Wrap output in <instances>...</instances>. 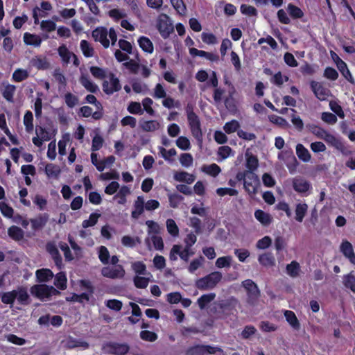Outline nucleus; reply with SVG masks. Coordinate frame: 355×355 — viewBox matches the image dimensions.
<instances>
[{
  "mask_svg": "<svg viewBox=\"0 0 355 355\" xmlns=\"http://www.w3.org/2000/svg\"><path fill=\"white\" fill-rule=\"evenodd\" d=\"M343 284L345 288H349L355 293V275L352 272L343 277Z\"/></svg>",
  "mask_w": 355,
  "mask_h": 355,
  "instance_id": "nucleus-42",
  "label": "nucleus"
},
{
  "mask_svg": "<svg viewBox=\"0 0 355 355\" xmlns=\"http://www.w3.org/2000/svg\"><path fill=\"white\" fill-rule=\"evenodd\" d=\"M24 124L27 132H31L33 130V115L29 110H27L24 114Z\"/></svg>",
  "mask_w": 355,
  "mask_h": 355,
  "instance_id": "nucleus-46",
  "label": "nucleus"
},
{
  "mask_svg": "<svg viewBox=\"0 0 355 355\" xmlns=\"http://www.w3.org/2000/svg\"><path fill=\"white\" fill-rule=\"evenodd\" d=\"M183 200L184 198L178 193H173L168 196L170 207L172 208H177Z\"/></svg>",
  "mask_w": 355,
  "mask_h": 355,
  "instance_id": "nucleus-61",
  "label": "nucleus"
},
{
  "mask_svg": "<svg viewBox=\"0 0 355 355\" xmlns=\"http://www.w3.org/2000/svg\"><path fill=\"white\" fill-rule=\"evenodd\" d=\"M216 294L214 293L204 294L200 296L197 301L199 308L202 310L207 307V306L214 300Z\"/></svg>",
  "mask_w": 355,
  "mask_h": 355,
  "instance_id": "nucleus-32",
  "label": "nucleus"
},
{
  "mask_svg": "<svg viewBox=\"0 0 355 355\" xmlns=\"http://www.w3.org/2000/svg\"><path fill=\"white\" fill-rule=\"evenodd\" d=\"M159 127V123L155 120H150L145 121L141 125V128L146 132H152L157 130Z\"/></svg>",
  "mask_w": 355,
  "mask_h": 355,
  "instance_id": "nucleus-60",
  "label": "nucleus"
},
{
  "mask_svg": "<svg viewBox=\"0 0 355 355\" xmlns=\"http://www.w3.org/2000/svg\"><path fill=\"white\" fill-rule=\"evenodd\" d=\"M284 316L286 321L294 329L298 330L300 328V323L293 311L286 310L284 311Z\"/></svg>",
  "mask_w": 355,
  "mask_h": 355,
  "instance_id": "nucleus-24",
  "label": "nucleus"
},
{
  "mask_svg": "<svg viewBox=\"0 0 355 355\" xmlns=\"http://www.w3.org/2000/svg\"><path fill=\"white\" fill-rule=\"evenodd\" d=\"M260 329L263 332L275 331L277 329V326L269 321H261L259 324Z\"/></svg>",
  "mask_w": 355,
  "mask_h": 355,
  "instance_id": "nucleus-63",
  "label": "nucleus"
},
{
  "mask_svg": "<svg viewBox=\"0 0 355 355\" xmlns=\"http://www.w3.org/2000/svg\"><path fill=\"white\" fill-rule=\"evenodd\" d=\"M323 139L338 150H343L344 148L342 141L328 132H327Z\"/></svg>",
  "mask_w": 355,
  "mask_h": 355,
  "instance_id": "nucleus-29",
  "label": "nucleus"
},
{
  "mask_svg": "<svg viewBox=\"0 0 355 355\" xmlns=\"http://www.w3.org/2000/svg\"><path fill=\"white\" fill-rule=\"evenodd\" d=\"M108 347L110 352L115 355H125L130 349L129 345L126 343H111Z\"/></svg>",
  "mask_w": 355,
  "mask_h": 355,
  "instance_id": "nucleus-15",
  "label": "nucleus"
},
{
  "mask_svg": "<svg viewBox=\"0 0 355 355\" xmlns=\"http://www.w3.org/2000/svg\"><path fill=\"white\" fill-rule=\"evenodd\" d=\"M176 146L182 150H188L191 148V143L189 139L184 136L179 137L176 141Z\"/></svg>",
  "mask_w": 355,
  "mask_h": 355,
  "instance_id": "nucleus-51",
  "label": "nucleus"
},
{
  "mask_svg": "<svg viewBox=\"0 0 355 355\" xmlns=\"http://www.w3.org/2000/svg\"><path fill=\"white\" fill-rule=\"evenodd\" d=\"M80 47L85 58H92L94 56L95 52L94 49L87 40H81Z\"/></svg>",
  "mask_w": 355,
  "mask_h": 355,
  "instance_id": "nucleus-31",
  "label": "nucleus"
},
{
  "mask_svg": "<svg viewBox=\"0 0 355 355\" xmlns=\"http://www.w3.org/2000/svg\"><path fill=\"white\" fill-rule=\"evenodd\" d=\"M45 173L48 177L58 178L60 173V169L56 165L47 164L45 167Z\"/></svg>",
  "mask_w": 355,
  "mask_h": 355,
  "instance_id": "nucleus-53",
  "label": "nucleus"
},
{
  "mask_svg": "<svg viewBox=\"0 0 355 355\" xmlns=\"http://www.w3.org/2000/svg\"><path fill=\"white\" fill-rule=\"evenodd\" d=\"M272 244V239L268 236H265L262 239H259L257 243L256 247L259 250H265L268 248Z\"/></svg>",
  "mask_w": 355,
  "mask_h": 355,
  "instance_id": "nucleus-62",
  "label": "nucleus"
},
{
  "mask_svg": "<svg viewBox=\"0 0 355 355\" xmlns=\"http://www.w3.org/2000/svg\"><path fill=\"white\" fill-rule=\"evenodd\" d=\"M185 111L189 127L193 137L198 141H202L203 134L201 128V122L199 116L194 112L193 104L187 103Z\"/></svg>",
  "mask_w": 355,
  "mask_h": 355,
  "instance_id": "nucleus-1",
  "label": "nucleus"
},
{
  "mask_svg": "<svg viewBox=\"0 0 355 355\" xmlns=\"http://www.w3.org/2000/svg\"><path fill=\"white\" fill-rule=\"evenodd\" d=\"M310 87L315 96L320 101H326L329 96V90L325 88L321 83L311 80Z\"/></svg>",
  "mask_w": 355,
  "mask_h": 355,
  "instance_id": "nucleus-9",
  "label": "nucleus"
},
{
  "mask_svg": "<svg viewBox=\"0 0 355 355\" xmlns=\"http://www.w3.org/2000/svg\"><path fill=\"white\" fill-rule=\"evenodd\" d=\"M248 176L243 182L245 191L250 196H254L258 192L261 187V182L258 175L252 171L248 173Z\"/></svg>",
  "mask_w": 355,
  "mask_h": 355,
  "instance_id": "nucleus-5",
  "label": "nucleus"
},
{
  "mask_svg": "<svg viewBox=\"0 0 355 355\" xmlns=\"http://www.w3.org/2000/svg\"><path fill=\"white\" fill-rule=\"evenodd\" d=\"M180 162L182 166L188 168L193 164V156L190 153H182L180 157Z\"/></svg>",
  "mask_w": 355,
  "mask_h": 355,
  "instance_id": "nucleus-59",
  "label": "nucleus"
},
{
  "mask_svg": "<svg viewBox=\"0 0 355 355\" xmlns=\"http://www.w3.org/2000/svg\"><path fill=\"white\" fill-rule=\"evenodd\" d=\"M17 298L21 305H28L30 303V297L26 289L24 287L18 288Z\"/></svg>",
  "mask_w": 355,
  "mask_h": 355,
  "instance_id": "nucleus-37",
  "label": "nucleus"
},
{
  "mask_svg": "<svg viewBox=\"0 0 355 355\" xmlns=\"http://www.w3.org/2000/svg\"><path fill=\"white\" fill-rule=\"evenodd\" d=\"M171 3L180 15H185L187 7L183 0H171Z\"/></svg>",
  "mask_w": 355,
  "mask_h": 355,
  "instance_id": "nucleus-44",
  "label": "nucleus"
},
{
  "mask_svg": "<svg viewBox=\"0 0 355 355\" xmlns=\"http://www.w3.org/2000/svg\"><path fill=\"white\" fill-rule=\"evenodd\" d=\"M107 35L108 31L104 26H98L92 32V36L94 41L100 42L105 49H107L110 44Z\"/></svg>",
  "mask_w": 355,
  "mask_h": 355,
  "instance_id": "nucleus-8",
  "label": "nucleus"
},
{
  "mask_svg": "<svg viewBox=\"0 0 355 355\" xmlns=\"http://www.w3.org/2000/svg\"><path fill=\"white\" fill-rule=\"evenodd\" d=\"M246 168H248L247 171H252L254 172L259 166V160L257 157V156L254 155H248L246 154V164H245Z\"/></svg>",
  "mask_w": 355,
  "mask_h": 355,
  "instance_id": "nucleus-38",
  "label": "nucleus"
},
{
  "mask_svg": "<svg viewBox=\"0 0 355 355\" xmlns=\"http://www.w3.org/2000/svg\"><path fill=\"white\" fill-rule=\"evenodd\" d=\"M81 85L89 92L96 93L98 86L94 83L87 75H82L80 78Z\"/></svg>",
  "mask_w": 355,
  "mask_h": 355,
  "instance_id": "nucleus-25",
  "label": "nucleus"
},
{
  "mask_svg": "<svg viewBox=\"0 0 355 355\" xmlns=\"http://www.w3.org/2000/svg\"><path fill=\"white\" fill-rule=\"evenodd\" d=\"M138 44L139 47L144 51L148 53H152L153 52L154 48L153 44L151 40L146 37L141 36L138 39Z\"/></svg>",
  "mask_w": 355,
  "mask_h": 355,
  "instance_id": "nucleus-23",
  "label": "nucleus"
},
{
  "mask_svg": "<svg viewBox=\"0 0 355 355\" xmlns=\"http://www.w3.org/2000/svg\"><path fill=\"white\" fill-rule=\"evenodd\" d=\"M232 258L231 256H224L216 259V266L218 268H229L231 266Z\"/></svg>",
  "mask_w": 355,
  "mask_h": 355,
  "instance_id": "nucleus-57",
  "label": "nucleus"
},
{
  "mask_svg": "<svg viewBox=\"0 0 355 355\" xmlns=\"http://www.w3.org/2000/svg\"><path fill=\"white\" fill-rule=\"evenodd\" d=\"M240 128V123L236 119H232L230 121L225 123L223 126V130L227 134H232L238 132Z\"/></svg>",
  "mask_w": 355,
  "mask_h": 355,
  "instance_id": "nucleus-40",
  "label": "nucleus"
},
{
  "mask_svg": "<svg viewBox=\"0 0 355 355\" xmlns=\"http://www.w3.org/2000/svg\"><path fill=\"white\" fill-rule=\"evenodd\" d=\"M66 105L69 108H73L78 103V98L71 92H67L64 96Z\"/></svg>",
  "mask_w": 355,
  "mask_h": 355,
  "instance_id": "nucleus-50",
  "label": "nucleus"
},
{
  "mask_svg": "<svg viewBox=\"0 0 355 355\" xmlns=\"http://www.w3.org/2000/svg\"><path fill=\"white\" fill-rule=\"evenodd\" d=\"M340 251L352 263L355 264V254L354 252L352 245L350 242L348 241H343L340 245Z\"/></svg>",
  "mask_w": 355,
  "mask_h": 355,
  "instance_id": "nucleus-14",
  "label": "nucleus"
},
{
  "mask_svg": "<svg viewBox=\"0 0 355 355\" xmlns=\"http://www.w3.org/2000/svg\"><path fill=\"white\" fill-rule=\"evenodd\" d=\"M16 87L13 85L8 84L2 91L3 97L9 103L14 102V94Z\"/></svg>",
  "mask_w": 355,
  "mask_h": 355,
  "instance_id": "nucleus-36",
  "label": "nucleus"
},
{
  "mask_svg": "<svg viewBox=\"0 0 355 355\" xmlns=\"http://www.w3.org/2000/svg\"><path fill=\"white\" fill-rule=\"evenodd\" d=\"M254 217L263 225H268L272 222V218L270 214L261 209H257L255 211Z\"/></svg>",
  "mask_w": 355,
  "mask_h": 355,
  "instance_id": "nucleus-30",
  "label": "nucleus"
},
{
  "mask_svg": "<svg viewBox=\"0 0 355 355\" xmlns=\"http://www.w3.org/2000/svg\"><path fill=\"white\" fill-rule=\"evenodd\" d=\"M222 277L223 275L220 272H212L207 275L198 279L196 282V286L201 291L213 289L221 281Z\"/></svg>",
  "mask_w": 355,
  "mask_h": 355,
  "instance_id": "nucleus-2",
  "label": "nucleus"
},
{
  "mask_svg": "<svg viewBox=\"0 0 355 355\" xmlns=\"http://www.w3.org/2000/svg\"><path fill=\"white\" fill-rule=\"evenodd\" d=\"M37 279L39 282H46L54 276L53 272L48 268H42L36 270Z\"/></svg>",
  "mask_w": 355,
  "mask_h": 355,
  "instance_id": "nucleus-20",
  "label": "nucleus"
},
{
  "mask_svg": "<svg viewBox=\"0 0 355 355\" xmlns=\"http://www.w3.org/2000/svg\"><path fill=\"white\" fill-rule=\"evenodd\" d=\"M157 29L161 36L166 39L168 37L170 34L173 32V27L171 24L168 23L166 20L160 19L157 24Z\"/></svg>",
  "mask_w": 355,
  "mask_h": 355,
  "instance_id": "nucleus-17",
  "label": "nucleus"
},
{
  "mask_svg": "<svg viewBox=\"0 0 355 355\" xmlns=\"http://www.w3.org/2000/svg\"><path fill=\"white\" fill-rule=\"evenodd\" d=\"M242 286L246 291V302L250 306H255L259 302L261 291L257 284L252 279H248L242 282Z\"/></svg>",
  "mask_w": 355,
  "mask_h": 355,
  "instance_id": "nucleus-3",
  "label": "nucleus"
},
{
  "mask_svg": "<svg viewBox=\"0 0 355 355\" xmlns=\"http://www.w3.org/2000/svg\"><path fill=\"white\" fill-rule=\"evenodd\" d=\"M166 228L168 232L173 236L179 234V228L173 219L169 218L166 220Z\"/></svg>",
  "mask_w": 355,
  "mask_h": 355,
  "instance_id": "nucleus-54",
  "label": "nucleus"
},
{
  "mask_svg": "<svg viewBox=\"0 0 355 355\" xmlns=\"http://www.w3.org/2000/svg\"><path fill=\"white\" fill-rule=\"evenodd\" d=\"M58 52L64 62L68 64L70 62L73 53L69 51L65 44L60 46L58 49Z\"/></svg>",
  "mask_w": 355,
  "mask_h": 355,
  "instance_id": "nucleus-39",
  "label": "nucleus"
},
{
  "mask_svg": "<svg viewBox=\"0 0 355 355\" xmlns=\"http://www.w3.org/2000/svg\"><path fill=\"white\" fill-rule=\"evenodd\" d=\"M202 223L200 218L196 216H193L189 218V225L194 229V232L196 234H200L202 233Z\"/></svg>",
  "mask_w": 355,
  "mask_h": 355,
  "instance_id": "nucleus-47",
  "label": "nucleus"
},
{
  "mask_svg": "<svg viewBox=\"0 0 355 355\" xmlns=\"http://www.w3.org/2000/svg\"><path fill=\"white\" fill-rule=\"evenodd\" d=\"M67 279L64 272L57 273L54 279V285L60 290H64L67 288Z\"/></svg>",
  "mask_w": 355,
  "mask_h": 355,
  "instance_id": "nucleus-35",
  "label": "nucleus"
},
{
  "mask_svg": "<svg viewBox=\"0 0 355 355\" xmlns=\"http://www.w3.org/2000/svg\"><path fill=\"white\" fill-rule=\"evenodd\" d=\"M202 171L212 177H216L220 173L221 169L218 165L214 163L208 166H203Z\"/></svg>",
  "mask_w": 355,
  "mask_h": 355,
  "instance_id": "nucleus-41",
  "label": "nucleus"
},
{
  "mask_svg": "<svg viewBox=\"0 0 355 355\" xmlns=\"http://www.w3.org/2000/svg\"><path fill=\"white\" fill-rule=\"evenodd\" d=\"M133 207L134 209L131 212V216L134 219H138L146 209L144 197L138 196L134 202Z\"/></svg>",
  "mask_w": 355,
  "mask_h": 355,
  "instance_id": "nucleus-13",
  "label": "nucleus"
},
{
  "mask_svg": "<svg viewBox=\"0 0 355 355\" xmlns=\"http://www.w3.org/2000/svg\"><path fill=\"white\" fill-rule=\"evenodd\" d=\"M292 187L294 191L302 196H308L312 190L311 183L302 176L293 178Z\"/></svg>",
  "mask_w": 355,
  "mask_h": 355,
  "instance_id": "nucleus-4",
  "label": "nucleus"
},
{
  "mask_svg": "<svg viewBox=\"0 0 355 355\" xmlns=\"http://www.w3.org/2000/svg\"><path fill=\"white\" fill-rule=\"evenodd\" d=\"M338 69L342 73V75L352 84H354V78H353L349 69L347 67V64L343 62L342 65L337 67Z\"/></svg>",
  "mask_w": 355,
  "mask_h": 355,
  "instance_id": "nucleus-45",
  "label": "nucleus"
},
{
  "mask_svg": "<svg viewBox=\"0 0 355 355\" xmlns=\"http://www.w3.org/2000/svg\"><path fill=\"white\" fill-rule=\"evenodd\" d=\"M49 215L47 213L39 214L35 218H31V228L33 231L42 230L47 223Z\"/></svg>",
  "mask_w": 355,
  "mask_h": 355,
  "instance_id": "nucleus-10",
  "label": "nucleus"
},
{
  "mask_svg": "<svg viewBox=\"0 0 355 355\" xmlns=\"http://www.w3.org/2000/svg\"><path fill=\"white\" fill-rule=\"evenodd\" d=\"M308 210V205L306 203H298L295 207V220L297 222L302 223L304 216H306Z\"/></svg>",
  "mask_w": 355,
  "mask_h": 355,
  "instance_id": "nucleus-28",
  "label": "nucleus"
},
{
  "mask_svg": "<svg viewBox=\"0 0 355 355\" xmlns=\"http://www.w3.org/2000/svg\"><path fill=\"white\" fill-rule=\"evenodd\" d=\"M31 293L39 299L49 298V286L46 284H36L31 288Z\"/></svg>",
  "mask_w": 355,
  "mask_h": 355,
  "instance_id": "nucleus-12",
  "label": "nucleus"
},
{
  "mask_svg": "<svg viewBox=\"0 0 355 355\" xmlns=\"http://www.w3.org/2000/svg\"><path fill=\"white\" fill-rule=\"evenodd\" d=\"M174 178L176 181L180 182L191 184L195 181L196 177L193 175L189 174L186 171H179L175 173Z\"/></svg>",
  "mask_w": 355,
  "mask_h": 355,
  "instance_id": "nucleus-22",
  "label": "nucleus"
},
{
  "mask_svg": "<svg viewBox=\"0 0 355 355\" xmlns=\"http://www.w3.org/2000/svg\"><path fill=\"white\" fill-rule=\"evenodd\" d=\"M92 75L98 79H104L107 77L106 71L103 68L97 66H92L89 68Z\"/></svg>",
  "mask_w": 355,
  "mask_h": 355,
  "instance_id": "nucleus-56",
  "label": "nucleus"
},
{
  "mask_svg": "<svg viewBox=\"0 0 355 355\" xmlns=\"http://www.w3.org/2000/svg\"><path fill=\"white\" fill-rule=\"evenodd\" d=\"M32 65L38 70H46L50 68L51 64L46 57L35 56L31 61Z\"/></svg>",
  "mask_w": 355,
  "mask_h": 355,
  "instance_id": "nucleus-18",
  "label": "nucleus"
},
{
  "mask_svg": "<svg viewBox=\"0 0 355 355\" xmlns=\"http://www.w3.org/2000/svg\"><path fill=\"white\" fill-rule=\"evenodd\" d=\"M139 336L141 340L147 342H154L158 338L156 333L148 330H142L139 334Z\"/></svg>",
  "mask_w": 355,
  "mask_h": 355,
  "instance_id": "nucleus-48",
  "label": "nucleus"
},
{
  "mask_svg": "<svg viewBox=\"0 0 355 355\" xmlns=\"http://www.w3.org/2000/svg\"><path fill=\"white\" fill-rule=\"evenodd\" d=\"M110 82L104 80L102 84L103 91L107 95H111L114 92H119L121 89L119 79L114 75V73L110 72L108 75Z\"/></svg>",
  "mask_w": 355,
  "mask_h": 355,
  "instance_id": "nucleus-6",
  "label": "nucleus"
},
{
  "mask_svg": "<svg viewBox=\"0 0 355 355\" xmlns=\"http://www.w3.org/2000/svg\"><path fill=\"white\" fill-rule=\"evenodd\" d=\"M338 71L333 67H327L324 69L323 76L328 80L334 81L338 78Z\"/></svg>",
  "mask_w": 355,
  "mask_h": 355,
  "instance_id": "nucleus-58",
  "label": "nucleus"
},
{
  "mask_svg": "<svg viewBox=\"0 0 355 355\" xmlns=\"http://www.w3.org/2000/svg\"><path fill=\"white\" fill-rule=\"evenodd\" d=\"M123 64L132 74H137L141 67V64L134 60H130L129 61L124 62Z\"/></svg>",
  "mask_w": 355,
  "mask_h": 355,
  "instance_id": "nucleus-55",
  "label": "nucleus"
},
{
  "mask_svg": "<svg viewBox=\"0 0 355 355\" xmlns=\"http://www.w3.org/2000/svg\"><path fill=\"white\" fill-rule=\"evenodd\" d=\"M300 265L297 261L295 260L287 264L286 267V274L292 278L297 277L300 275Z\"/></svg>",
  "mask_w": 355,
  "mask_h": 355,
  "instance_id": "nucleus-19",
  "label": "nucleus"
},
{
  "mask_svg": "<svg viewBox=\"0 0 355 355\" xmlns=\"http://www.w3.org/2000/svg\"><path fill=\"white\" fill-rule=\"evenodd\" d=\"M189 353L191 355H205L206 351L205 345H196L189 348Z\"/></svg>",
  "mask_w": 355,
  "mask_h": 355,
  "instance_id": "nucleus-64",
  "label": "nucleus"
},
{
  "mask_svg": "<svg viewBox=\"0 0 355 355\" xmlns=\"http://www.w3.org/2000/svg\"><path fill=\"white\" fill-rule=\"evenodd\" d=\"M24 42L27 45L38 47L41 45L42 39L37 35L25 33L24 34Z\"/></svg>",
  "mask_w": 355,
  "mask_h": 355,
  "instance_id": "nucleus-21",
  "label": "nucleus"
},
{
  "mask_svg": "<svg viewBox=\"0 0 355 355\" xmlns=\"http://www.w3.org/2000/svg\"><path fill=\"white\" fill-rule=\"evenodd\" d=\"M46 250L51 256L57 268L61 269L63 266L62 258L55 245L53 243H48L46 244Z\"/></svg>",
  "mask_w": 355,
  "mask_h": 355,
  "instance_id": "nucleus-11",
  "label": "nucleus"
},
{
  "mask_svg": "<svg viewBox=\"0 0 355 355\" xmlns=\"http://www.w3.org/2000/svg\"><path fill=\"white\" fill-rule=\"evenodd\" d=\"M8 236L16 241H19L23 239L24 236V231L19 227L12 225L8 230Z\"/></svg>",
  "mask_w": 355,
  "mask_h": 355,
  "instance_id": "nucleus-26",
  "label": "nucleus"
},
{
  "mask_svg": "<svg viewBox=\"0 0 355 355\" xmlns=\"http://www.w3.org/2000/svg\"><path fill=\"white\" fill-rule=\"evenodd\" d=\"M125 272L121 265H116L115 267L105 266L101 270V275L110 279H121L125 276Z\"/></svg>",
  "mask_w": 355,
  "mask_h": 355,
  "instance_id": "nucleus-7",
  "label": "nucleus"
},
{
  "mask_svg": "<svg viewBox=\"0 0 355 355\" xmlns=\"http://www.w3.org/2000/svg\"><path fill=\"white\" fill-rule=\"evenodd\" d=\"M259 263L264 267H273L275 266V258L271 252L261 254L258 257Z\"/></svg>",
  "mask_w": 355,
  "mask_h": 355,
  "instance_id": "nucleus-16",
  "label": "nucleus"
},
{
  "mask_svg": "<svg viewBox=\"0 0 355 355\" xmlns=\"http://www.w3.org/2000/svg\"><path fill=\"white\" fill-rule=\"evenodd\" d=\"M28 77V73L26 70L22 69H16L12 73V79L15 82H21Z\"/></svg>",
  "mask_w": 355,
  "mask_h": 355,
  "instance_id": "nucleus-52",
  "label": "nucleus"
},
{
  "mask_svg": "<svg viewBox=\"0 0 355 355\" xmlns=\"http://www.w3.org/2000/svg\"><path fill=\"white\" fill-rule=\"evenodd\" d=\"M101 216L100 214L98 213H92L89 215V219L84 220L82 223V226L84 228H87L89 227L94 226L97 222L98 218Z\"/></svg>",
  "mask_w": 355,
  "mask_h": 355,
  "instance_id": "nucleus-49",
  "label": "nucleus"
},
{
  "mask_svg": "<svg viewBox=\"0 0 355 355\" xmlns=\"http://www.w3.org/2000/svg\"><path fill=\"white\" fill-rule=\"evenodd\" d=\"M307 128L309 130L315 135L317 137L323 139L324 137V135L327 133V130H325L324 128L320 127L319 125H317L315 124H309L307 125Z\"/></svg>",
  "mask_w": 355,
  "mask_h": 355,
  "instance_id": "nucleus-43",
  "label": "nucleus"
},
{
  "mask_svg": "<svg viewBox=\"0 0 355 355\" xmlns=\"http://www.w3.org/2000/svg\"><path fill=\"white\" fill-rule=\"evenodd\" d=\"M17 296V291L13 290L9 292H4L1 296V302L5 304L12 305Z\"/></svg>",
  "mask_w": 355,
  "mask_h": 355,
  "instance_id": "nucleus-33",
  "label": "nucleus"
},
{
  "mask_svg": "<svg viewBox=\"0 0 355 355\" xmlns=\"http://www.w3.org/2000/svg\"><path fill=\"white\" fill-rule=\"evenodd\" d=\"M287 10L291 17L293 19H301L304 17V12L302 10L293 3H290L288 4Z\"/></svg>",
  "mask_w": 355,
  "mask_h": 355,
  "instance_id": "nucleus-34",
  "label": "nucleus"
},
{
  "mask_svg": "<svg viewBox=\"0 0 355 355\" xmlns=\"http://www.w3.org/2000/svg\"><path fill=\"white\" fill-rule=\"evenodd\" d=\"M296 154L298 158L304 162L311 160V156L309 150L301 144L296 146Z\"/></svg>",
  "mask_w": 355,
  "mask_h": 355,
  "instance_id": "nucleus-27",
  "label": "nucleus"
}]
</instances>
